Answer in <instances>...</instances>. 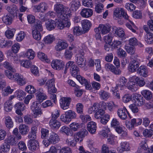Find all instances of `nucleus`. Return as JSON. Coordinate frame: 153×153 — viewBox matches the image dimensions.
Wrapping results in <instances>:
<instances>
[{
    "mask_svg": "<svg viewBox=\"0 0 153 153\" xmlns=\"http://www.w3.org/2000/svg\"><path fill=\"white\" fill-rule=\"evenodd\" d=\"M68 46V43L62 39H59L55 47V50L58 52H60L66 49Z\"/></svg>",
    "mask_w": 153,
    "mask_h": 153,
    "instance_id": "20e7f679",
    "label": "nucleus"
},
{
    "mask_svg": "<svg viewBox=\"0 0 153 153\" xmlns=\"http://www.w3.org/2000/svg\"><path fill=\"white\" fill-rule=\"evenodd\" d=\"M132 78L135 80L136 82V84L137 85H138L140 87H143L146 84L144 79L143 78H140L138 77L133 76L132 77Z\"/></svg>",
    "mask_w": 153,
    "mask_h": 153,
    "instance_id": "473e14b6",
    "label": "nucleus"
},
{
    "mask_svg": "<svg viewBox=\"0 0 153 153\" xmlns=\"http://www.w3.org/2000/svg\"><path fill=\"white\" fill-rule=\"evenodd\" d=\"M5 142L10 145L14 146L18 142L15 137L13 135L8 136L5 139Z\"/></svg>",
    "mask_w": 153,
    "mask_h": 153,
    "instance_id": "393cba45",
    "label": "nucleus"
},
{
    "mask_svg": "<svg viewBox=\"0 0 153 153\" xmlns=\"http://www.w3.org/2000/svg\"><path fill=\"white\" fill-rule=\"evenodd\" d=\"M37 128L35 126L31 127V131L29 133L28 137L30 139V140H34L36 138V131Z\"/></svg>",
    "mask_w": 153,
    "mask_h": 153,
    "instance_id": "aec40b11",
    "label": "nucleus"
},
{
    "mask_svg": "<svg viewBox=\"0 0 153 153\" xmlns=\"http://www.w3.org/2000/svg\"><path fill=\"white\" fill-rule=\"evenodd\" d=\"M4 123L6 127L8 128H10L13 126V122L10 116L5 117Z\"/></svg>",
    "mask_w": 153,
    "mask_h": 153,
    "instance_id": "c85d7f7f",
    "label": "nucleus"
},
{
    "mask_svg": "<svg viewBox=\"0 0 153 153\" xmlns=\"http://www.w3.org/2000/svg\"><path fill=\"white\" fill-rule=\"evenodd\" d=\"M3 22L7 25H10L12 23V18L10 14L5 15L2 17Z\"/></svg>",
    "mask_w": 153,
    "mask_h": 153,
    "instance_id": "c9c22d12",
    "label": "nucleus"
},
{
    "mask_svg": "<svg viewBox=\"0 0 153 153\" xmlns=\"http://www.w3.org/2000/svg\"><path fill=\"white\" fill-rule=\"evenodd\" d=\"M127 88L132 92H134L137 90L138 86L135 82L130 81L128 83Z\"/></svg>",
    "mask_w": 153,
    "mask_h": 153,
    "instance_id": "7c9ffc66",
    "label": "nucleus"
},
{
    "mask_svg": "<svg viewBox=\"0 0 153 153\" xmlns=\"http://www.w3.org/2000/svg\"><path fill=\"white\" fill-rule=\"evenodd\" d=\"M107 106L108 109L110 112L114 111L116 108H118V106L113 101L108 102L107 103Z\"/></svg>",
    "mask_w": 153,
    "mask_h": 153,
    "instance_id": "bb28decb",
    "label": "nucleus"
},
{
    "mask_svg": "<svg viewBox=\"0 0 153 153\" xmlns=\"http://www.w3.org/2000/svg\"><path fill=\"white\" fill-rule=\"evenodd\" d=\"M32 34L33 38L37 40H39L41 38V35L40 32L35 30H33Z\"/></svg>",
    "mask_w": 153,
    "mask_h": 153,
    "instance_id": "09e8293b",
    "label": "nucleus"
},
{
    "mask_svg": "<svg viewBox=\"0 0 153 153\" xmlns=\"http://www.w3.org/2000/svg\"><path fill=\"white\" fill-rule=\"evenodd\" d=\"M38 57L42 61H44L47 63L50 62V60L48 58L47 55L42 52H39L38 54Z\"/></svg>",
    "mask_w": 153,
    "mask_h": 153,
    "instance_id": "2f4dec72",
    "label": "nucleus"
},
{
    "mask_svg": "<svg viewBox=\"0 0 153 153\" xmlns=\"http://www.w3.org/2000/svg\"><path fill=\"white\" fill-rule=\"evenodd\" d=\"M15 31L14 29H11L8 30L5 32V35L7 38L9 39L12 38L14 36L13 31Z\"/></svg>",
    "mask_w": 153,
    "mask_h": 153,
    "instance_id": "69168bd1",
    "label": "nucleus"
},
{
    "mask_svg": "<svg viewBox=\"0 0 153 153\" xmlns=\"http://www.w3.org/2000/svg\"><path fill=\"white\" fill-rule=\"evenodd\" d=\"M117 115L120 119L126 120L127 117V115L130 116L128 112L125 107L119 108L117 111Z\"/></svg>",
    "mask_w": 153,
    "mask_h": 153,
    "instance_id": "1a4fd4ad",
    "label": "nucleus"
},
{
    "mask_svg": "<svg viewBox=\"0 0 153 153\" xmlns=\"http://www.w3.org/2000/svg\"><path fill=\"white\" fill-rule=\"evenodd\" d=\"M56 20V26L59 29H63L65 27V26L64 25V22L63 20L60 18H58Z\"/></svg>",
    "mask_w": 153,
    "mask_h": 153,
    "instance_id": "680f3d73",
    "label": "nucleus"
},
{
    "mask_svg": "<svg viewBox=\"0 0 153 153\" xmlns=\"http://www.w3.org/2000/svg\"><path fill=\"white\" fill-rule=\"evenodd\" d=\"M120 85L122 86H126L128 82L127 79L124 77L122 76L120 77L118 80Z\"/></svg>",
    "mask_w": 153,
    "mask_h": 153,
    "instance_id": "0e129e2a",
    "label": "nucleus"
},
{
    "mask_svg": "<svg viewBox=\"0 0 153 153\" xmlns=\"http://www.w3.org/2000/svg\"><path fill=\"white\" fill-rule=\"evenodd\" d=\"M145 40L147 44H152L153 42V34L149 33L145 36Z\"/></svg>",
    "mask_w": 153,
    "mask_h": 153,
    "instance_id": "a19ab883",
    "label": "nucleus"
},
{
    "mask_svg": "<svg viewBox=\"0 0 153 153\" xmlns=\"http://www.w3.org/2000/svg\"><path fill=\"white\" fill-rule=\"evenodd\" d=\"M2 65L3 67L7 70H9L13 72H16V70L13 68V66L11 63L7 61H6L3 63Z\"/></svg>",
    "mask_w": 153,
    "mask_h": 153,
    "instance_id": "cd10ccee",
    "label": "nucleus"
},
{
    "mask_svg": "<svg viewBox=\"0 0 153 153\" xmlns=\"http://www.w3.org/2000/svg\"><path fill=\"white\" fill-rule=\"evenodd\" d=\"M1 151L4 152H7L9 151L10 149V146L6 142L2 144L1 147Z\"/></svg>",
    "mask_w": 153,
    "mask_h": 153,
    "instance_id": "bf43d9fd",
    "label": "nucleus"
},
{
    "mask_svg": "<svg viewBox=\"0 0 153 153\" xmlns=\"http://www.w3.org/2000/svg\"><path fill=\"white\" fill-rule=\"evenodd\" d=\"M133 97L135 100L136 105L138 106H141L144 104L145 100L140 94L134 93L133 94Z\"/></svg>",
    "mask_w": 153,
    "mask_h": 153,
    "instance_id": "6e6552de",
    "label": "nucleus"
},
{
    "mask_svg": "<svg viewBox=\"0 0 153 153\" xmlns=\"http://www.w3.org/2000/svg\"><path fill=\"white\" fill-rule=\"evenodd\" d=\"M80 125L79 123L74 122L71 123L70 125L71 129L74 131H76L80 128Z\"/></svg>",
    "mask_w": 153,
    "mask_h": 153,
    "instance_id": "49530a36",
    "label": "nucleus"
},
{
    "mask_svg": "<svg viewBox=\"0 0 153 153\" xmlns=\"http://www.w3.org/2000/svg\"><path fill=\"white\" fill-rule=\"evenodd\" d=\"M33 30H35L39 32L42 31L43 30V27L42 22L39 21L37 22L36 24L34 26Z\"/></svg>",
    "mask_w": 153,
    "mask_h": 153,
    "instance_id": "6e6d98bb",
    "label": "nucleus"
},
{
    "mask_svg": "<svg viewBox=\"0 0 153 153\" xmlns=\"http://www.w3.org/2000/svg\"><path fill=\"white\" fill-rule=\"evenodd\" d=\"M39 102L37 101H35L32 103V105L30 106V108L32 111L41 108L40 107V104Z\"/></svg>",
    "mask_w": 153,
    "mask_h": 153,
    "instance_id": "338daca9",
    "label": "nucleus"
},
{
    "mask_svg": "<svg viewBox=\"0 0 153 153\" xmlns=\"http://www.w3.org/2000/svg\"><path fill=\"white\" fill-rule=\"evenodd\" d=\"M93 11L92 9L90 8H83L80 13L81 16L84 18H88L92 16Z\"/></svg>",
    "mask_w": 153,
    "mask_h": 153,
    "instance_id": "f3484780",
    "label": "nucleus"
},
{
    "mask_svg": "<svg viewBox=\"0 0 153 153\" xmlns=\"http://www.w3.org/2000/svg\"><path fill=\"white\" fill-rule=\"evenodd\" d=\"M52 67L54 69L60 70L62 69L64 65V62L58 59L53 60L51 64Z\"/></svg>",
    "mask_w": 153,
    "mask_h": 153,
    "instance_id": "0eeeda50",
    "label": "nucleus"
},
{
    "mask_svg": "<svg viewBox=\"0 0 153 153\" xmlns=\"http://www.w3.org/2000/svg\"><path fill=\"white\" fill-rule=\"evenodd\" d=\"M84 52L83 51H81L76 55V63L80 67H84L85 65V62H84Z\"/></svg>",
    "mask_w": 153,
    "mask_h": 153,
    "instance_id": "423d86ee",
    "label": "nucleus"
},
{
    "mask_svg": "<svg viewBox=\"0 0 153 153\" xmlns=\"http://www.w3.org/2000/svg\"><path fill=\"white\" fill-rule=\"evenodd\" d=\"M120 148L119 151L122 153L125 151H128L130 149V147L128 142L126 141L122 142L120 144Z\"/></svg>",
    "mask_w": 153,
    "mask_h": 153,
    "instance_id": "5701e85b",
    "label": "nucleus"
},
{
    "mask_svg": "<svg viewBox=\"0 0 153 153\" xmlns=\"http://www.w3.org/2000/svg\"><path fill=\"white\" fill-rule=\"evenodd\" d=\"M27 146L29 149L32 150H37L39 147V142L36 140H29L28 142Z\"/></svg>",
    "mask_w": 153,
    "mask_h": 153,
    "instance_id": "2eb2a0df",
    "label": "nucleus"
},
{
    "mask_svg": "<svg viewBox=\"0 0 153 153\" xmlns=\"http://www.w3.org/2000/svg\"><path fill=\"white\" fill-rule=\"evenodd\" d=\"M32 111L33 112V115L34 118H37L40 117L42 114L41 108Z\"/></svg>",
    "mask_w": 153,
    "mask_h": 153,
    "instance_id": "13d9d810",
    "label": "nucleus"
},
{
    "mask_svg": "<svg viewBox=\"0 0 153 153\" xmlns=\"http://www.w3.org/2000/svg\"><path fill=\"white\" fill-rule=\"evenodd\" d=\"M22 66L26 68H29L32 65V63L29 60H22L20 61Z\"/></svg>",
    "mask_w": 153,
    "mask_h": 153,
    "instance_id": "864d4df0",
    "label": "nucleus"
},
{
    "mask_svg": "<svg viewBox=\"0 0 153 153\" xmlns=\"http://www.w3.org/2000/svg\"><path fill=\"white\" fill-rule=\"evenodd\" d=\"M68 8L63 4L57 3L54 7V10L58 18L63 19L64 16H66V14Z\"/></svg>",
    "mask_w": 153,
    "mask_h": 153,
    "instance_id": "f257e3e1",
    "label": "nucleus"
},
{
    "mask_svg": "<svg viewBox=\"0 0 153 153\" xmlns=\"http://www.w3.org/2000/svg\"><path fill=\"white\" fill-rule=\"evenodd\" d=\"M137 72L140 76L144 77H147L148 74L147 69L144 66H140L138 69Z\"/></svg>",
    "mask_w": 153,
    "mask_h": 153,
    "instance_id": "4be33fe9",
    "label": "nucleus"
},
{
    "mask_svg": "<svg viewBox=\"0 0 153 153\" xmlns=\"http://www.w3.org/2000/svg\"><path fill=\"white\" fill-rule=\"evenodd\" d=\"M105 113V111L102 109H98L94 114V117L97 119H100L103 117Z\"/></svg>",
    "mask_w": 153,
    "mask_h": 153,
    "instance_id": "e433bc0d",
    "label": "nucleus"
},
{
    "mask_svg": "<svg viewBox=\"0 0 153 153\" xmlns=\"http://www.w3.org/2000/svg\"><path fill=\"white\" fill-rule=\"evenodd\" d=\"M116 131L118 134H121L123 137L128 136V134L126 131H125V128L123 127L120 126L117 127L115 128Z\"/></svg>",
    "mask_w": 153,
    "mask_h": 153,
    "instance_id": "c756f323",
    "label": "nucleus"
},
{
    "mask_svg": "<svg viewBox=\"0 0 153 153\" xmlns=\"http://www.w3.org/2000/svg\"><path fill=\"white\" fill-rule=\"evenodd\" d=\"M130 24L128 23H126V26L131 30L133 32L135 33L136 31L135 28L136 27L134 23L131 21L129 20Z\"/></svg>",
    "mask_w": 153,
    "mask_h": 153,
    "instance_id": "603ef678",
    "label": "nucleus"
},
{
    "mask_svg": "<svg viewBox=\"0 0 153 153\" xmlns=\"http://www.w3.org/2000/svg\"><path fill=\"white\" fill-rule=\"evenodd\" d=\"M99 108V104L97 103H94L93 105L90 107L88 109V112L90 114H91L93 112H96L98 110Z\"/></svg>",
    "mask_w": 153,
    "mask_h": 153,
    "instance_id": "58836bf2",
    "label": "nucleus"
},
{
    "mask_svg": "<svg viewBox=\"0 0 153 153\" xmlns=\"http://www.w3.org/2000/svg\"><path fill=\"white\" fill-rule=\"evenodd\" d=\"M13 80L17 82V83L21 86L25 85L27 82L26 79L23 76L18 73L15 74V77Z\"/></svg>",
    "mask_w": 153,
    "mask_h": 153,
    "instance_id": "9b49d317",
    "label": "nucleus"
},
{
    "mask_svg": "<svg viewBox=\"0 0 153 153\" xmlns=\"http://www.w3.org/2000/svg\"><path fill=\"white\" fill-rule=\"evenodd\" d=\"M81 24L82 29L85 32L88 31L91 26V22L87 19H84L82 21Z\"/></svg>",
    "mask_w": 153,
    "mask_h": 153,
    "instance_id": "a211bd4d",
    "label": "nucleus"
},
{
    "mask_svg": "<svg viewBox=\"0 0 153 153\" xmlns=\"http://www.w3.org/2000/svg\"><path fill=\"white\" fill-rule=\"evenodd\" d=\"M77 114L75 112L71 110H69L65 112V114L61 115L60 119L62 121L66 124H68L72 119H75Z\"/></svg>",
    "mask_w": 153,
    "mask_h": 153,
    "instance_id": "7ed1b4c3",
    "label": "nucleus"
},
{
    "mask_svg": "<svg viewBox=\"0 0 153 153\" xmlns=\"http://www.w3.org/2000/svg\"><path fill=\"white\" fill-rule=\"evenodd\" d=\"M76 111L78 113L82 114L83 113L84 106L80 103H78L76 106Z\"/></svg>",
    "mask_w": 153,
    "mask_h": 153,
    "instance_id": "052dcab7",
    "label": "nucleus"
},
{
    "mask_svg": "<svg viewBox=\"0 0 153 153\" xmlns=\"http://www.w3.org/2000/svg\"><path fill=\"white\" fill-rule=\"evenodd\" d=\"M48 141L51 144H55L59 142L60 140L59 136L56 133L52 132L50 133L47 137Z\"/></svg>",
    "mask_w": 153,
    "mask_h": 153,
    "instance_id": "9d476101",
    "label": "nucleus"
},
{
    "mask_svg": "<svg viewBox=\"0 0 153 153\" xmlns=\"http://www.w3.org/2000/svg\"><path fill=\"white\" fill-rule=\"evenodd\" d=\"M19 128V132L22 135H26L29 131V127L25 124H21Z\"/></svg>",
    "mask_w": 153,
    "mask_h": 153,
    "instance_id": "a878e982",
    "label": "nucleus"
},
{
    "mask_svg": "<svg viewBox=\"0 0 153 153\" xmlns=\"http://www.w3.org/2000/svg\"><path fill=\"white\" fill-rule=\"evenodd\" d=\"M71 100L69 97H62L59 100V103L61 108L65 110L68 109Z\"/></svg>",
    "mask_w": 153,
    "mask_h": 153,
    "instance_id": "39448f33",
    "label": "nucleus"
},
{
    "mask_svg": "<svg viewBox=\"0 0 153 153\" xmlns=\"http://www.w3.org/2000/svg\"><path fill=\"white\" fill-rule=\"evenodd\" d=\"M61 123L56 119H51L49 122L50 127L53 129H58L61 126Z\"/></svg>",
    "mask_w": 153,
    "mask_h": 153,
    "instance_id": "dca6fc26",
    "label": "nucleus"
},
{
    "mask_svg": "<svg viewBox=\"0 0 153 153\" xmlns=\"http://www.w3.org/2000/svg\"><path fill=\"white\" fill-rule=\"evenodd\" d=\"M66 143L69 146L74 147L76 145L77 143L72 136L70 138L66 139Z\"/></svg>",
    "mask_w": 153,
    "mask_h": 153,
    "instance_id": "ea45409f",
    "label": "nucleus"
},
{
    "mask_svg": "<svg viewBox=\"0 0 153 153\" xmlns=\"http://www.w3.org/2000/svg\"><path fill=\"white\" fill-rule=\"evenodd\" d=\"M79 118L84 123H86L88 121L91 120V119L89 115H81Z\"/></svg>",
    "mask_w": 153,
    "mask_h": 153,
    "instance_id": "5fc2aeb1",
    "label": "nucleus"
},
{
    "mask_svg": "<svg viewBox=\"0 0 153 153\" xmlns=\"http://www.w3.org/2000/svg\"><path fill=\"white\" fill-rule=\"evenodd\" d=\"M54 38L53 35H49L44 39V41L47 44H50L52 43L54 40Z\"/></svg>",
    "mask_w": 153,
    "mask_h": 153,
    "instance_id": "8fccbe9b",
    "label": "nucleus"
},
{
    "mask_svg": "<svg viewBox=\"0 0 153 153\" xmlns=\"http://www.w3.org/2000/svg\"><path fill=\"white\" fill-rule=\"evenodd\" d=\"M117 54L119 57L125 58L127 56L126 52L121 48H119L117 51Z\"/></svg>",
    "mask_w": 153,
    "mask_h": 153,
    "instance_id": "4d7b16f0",
    "label": "nucleus"
},
{
    "mask_svg": "<svg viewBox=\"0 0 153 153\" xmlns=\"http://www.w3.org/2000/svg\"><path fill=\"white\" fill-rule=\"evenodd\" d=\"M12 72H13L12 71L6 69L4 71V74L9 79L13 80L15 77V74H13Z\"/></svg>",
    "mask_w": 153,
    "mask_h": 153,
    "instance_id": "de8ad7c7",
    "label": "nucleus"
},
{
    "mask_svg": "<svg viewBox=\"0 0 153 153\" xmlns=\"http://www.w3.org/2000/svg\"><path fill=\"white\" fill-rule=\"evenodd\" d=\"M12 108V103L10 102H6L4 104V109L7 111H10Z\"/></svg>",
    "mask_w": 153,
    "mask_h": 153,
    "instance_id": "e2e57ef3",
    "label": "nucleus"
},
{
    "mask_svg": "<svg viewBox=\"0 0 153 153\" xmlns=\"http://www.w3.org/2000/svg\"><path fill=\"white\" fill-rule=\"evenodd\" d=\"M115 34L120 38L124 37L125 36V32L122 28L118 27L116 29Z\"/></svg>",
    "mask_w": 153,
    "mask_h": 153,
    "instance_id": "c03bdc74",
    "label": "nucleus"
},
{
    "mask_svg": "<svg viewBox=\"0 0 153 153\" xmlns=\"http://www.w3.org/2000/svg\"><path fill=\"white\" fill-rule=\"evenodd\" d=\"M47 97L46 95L43 93L42 88H39L36 93V99L37 101L40 103L42 102L44 100L46 99Z\"/></svg>",
    "mask_w": 153,
    "mask_h": 153,
    "instance_id": "f8f14e48",
    "label": "nucleus"
},
{
    "mask_svg": "<svg viewBox=\"0 0 153 153\" xmlns=\"http://www.w3.org/2000/svg\"><path fill=\"white\" fill-rule=\"evenodd\" d=\"M70 70L72 75L74 76H77L79 72V68L76 65L71 67Z\"/></svg>",
    "mask_w": 153,
    "mask_h": 153,
    "instance_id": "79ce46f5",
    "label": "nucleus"
},
{
    "mask_svg": "<svg viewBox=\"0 0 153 153\" xmlns=\"http://www.w3.org/2000/svg\"><path fill=\"white\" fill-rule=\"evenodd\" d=\"M82 4L85 7H91L93 6L92 0H82Z\"/></svg>",
    "mask_w": 153,
    "mask_h": 153,
    "instance_id": "774afa93",
    "label": "nucleus"
},
{
    "mask_svg": "<svg viewBox=\"0 0 153 153\" xmlns=\"http://www.w3.org/2000/svg\"><path fill=\"white\" fill-rule=\"evenodd\" d=\"M70 8L73 11L77 10L81 6L80 2L78 0L72 1L70 3Z\"/></svg>",
    "mask_w": 153,
    "mask_h": 153,
    "instance_id": "412c9836",
    "label": "nucleus"
},
{
    "mask_svg": "<svg viewBox=\"0 0 153 153\" xmlns=\"http://www.w3.org/2000/svg\"><path fill=\"white\" fill-rule=\"evenodd\" d=\"M59 131L61 133L65 134L67 136H69L70 134V129L66 126L62 127L60 128Z\"/></svg>",
    "mask_w": 153,
    "mask_h": 153,
    "instance_id": "a18cd8bd",
    "label": "nucleus"
},
{
    "mask_svg": "<svg viewBox=\"0 0 153 153\" xmlns=\"http://www.w3.org/2000/svg\"><path fill=\"white\" fill-rule=\"evenodd\" d=\"M87 129L89 132L92 134L95 133L97 129L96 123L93 121H91L87 124Z\"/></svg>",
    "mask_w": 153,
    "mask_h": 153,
    "instance_id": "6ab92c4d",
    "label": "nucleus"
},
{
    "mask_svg": "<svg viewBox=\"0 0 153 153\" xmlns=\"http://www.w3.org/2000/svg\"><path fill=\"white\" fill-rule=\"evenodd\" d=\"M34 7L38 12L43 13L47 10L48 6L47 4L45 2H41L38 5H35Z\"/></svg>",
    "mask_w": 153,
    "mask_h": 153,
    "instance_id": "ddd939ff",
    "label": "nucleus"
},
{
    "mask_svg": "<svg viewBox=\"0 0 153 153\" xmlns=\"http://www.w3.org/2000/svg\"><path fill=\"white\" fill-rule=\"evenodd\" d=\"M123 10L122 8H117L114 11V16L117 18H121L122 17V13Z\"/></svg>",
    "mask_w": 153,
    "mask_h": 153,
    "instance_id": "37998d69",
    "label": "nucleus"
},
{
    "mask_svg": "<svg viewBox=\"0 0 153 153\" xmlns=\"http://www.w3.org/2000/svg\"><path fill=\"white\" fill-rule=\"evenodd\" d=\"M35 56L34 52L32 49H30L27 50L25 54V56L30 60L33 59Z\"/></svg>",
    "mask_w": 153,
    "mask_h": 153,
    "instance_id": "f704fd0d",
    "label": "nucleus"
},
{
    "mask_svg": "<svg viewBox=\"0 0 153 153\" xmlns=\"http://www.w3.org/2000/svg\"><path fill=\"white\" fill-rule=\"evenodd\" d=\"M46 27L49 31L54 29L56 26V22L54 20H50L46 22Z\"/></svg>",
    "mask_w": 153,
    "mask_h": 153,
    "instance_id": "b1692460",
    "label": "nucleus"
},
{
    "mask_svg": "<svg viewBox=\"0 0 153 153\" xmlns=\"http://www.w3.org/2000/svg\"><path fill=\"white\" fill-rule=\"evenodd\" d=\"M111 26L109 25L100 24L98 27L94 29L96 33L95 36L97 39H100L101 38L100 34H105L108 33L111 30Z\"/></svg>",
    "mask_w": 153,
    "mask_h": 153,
    "instance_id": "f03ea898",
    "label": "nucleus"
},
{
    "mask_svg": "<svg viewBox=\"0 0 153 153\" xmlns=\"http://www.w3.org/2000/svg\"><path fill=\"white\" fill-rule=\"evenodd\" d=\"M99 94L101 98L105 100H107L110 96L109 93L103 90L101 91Z\"/></svg>",
    "mask_w": 153,
    "mask_h": 153,
    "instance_id": "3c124183",
    "label": "nucleus"
},
{
    "mask_svg": "<svg viewBox=\"0 0 153 153\" xmlns=\"http://www.w3.org/2000/svg\"><path fill=\"white\" fill-rule=\"evenodd\" d=\"M142 95L146 100H149L152 97V94L151 92L149 90H144L141 91Z\"/></svg>",
    "mask_w": 153,
    "mask_h": 153,
    "instance_id": "72a5a7b5",
    "label": "nucleus"
},
{
    "mask_svg": "<svg viewBox=\"0 0 153 153\" xmlns=\"http://www.w3.org/2000/svg\"><path fill=\"white\" fill-rule=\"evenodd\" d=\"M15 95L17 97L19 100H22L26 96V93L22 90H19L15 92Z\"/></svg>",
    "mask_w": 153,
    "mask_h": 153,
    "instance_id": "4c0bfd02",
    "label": "nucleus"
},
{
    "mask_svg": "<svg viewBox=\"0 0 153 153\" xmlns=\"http://www.w3.org/2000/svg\"><path fill=\"white\" fill-rule=\"evenodd\" d=\"M140 65L138 61L133 60L131 61L128 65V70L131 72H135Z\"/></svg>",
    "mask_w": 153,
    "mask_h": 153,
    "instance_id": "4468645a",
    "label": "nucleus"
}]
</instances>
